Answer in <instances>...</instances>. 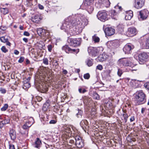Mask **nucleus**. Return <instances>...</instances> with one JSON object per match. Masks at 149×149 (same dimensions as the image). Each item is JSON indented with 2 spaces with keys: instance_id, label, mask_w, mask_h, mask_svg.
Returning <instances> with one entry per match:
<instances>
[{
  "instance_id": "f257e3e1",
  "label": "nucleus",
  "mask_w": 149,
  "mask_h": 149,
  "mask_svg": "<svg viewBox=\"0 0 149 149\" xmlns=\"http://www.w3.org/2000/svg\"><path fill=\"white\" fill-rule=\"evenodd\" d=\"M80 22L79 20L76 19L73 20L72 22H70L69 19H66L63 23L61 29H64L65 31L68 33H70V29H71L73 26L79 24Z\"/></svg>"
},
{
  "instance_id": "f03ea898",
  "label": "nucleus",
  "mask_w": 149,
  "mask_h": 149,
  "mask_svg": "<svg viewBox=\"0 0 149 149\" xmlns=\"http://www.w3.org/2000/svg\"><path fill=\"white\" fill-rule=\"evenodd\" d=\"M135 95L134 99L137 105L143 104L145 102L146 95L142 91H137Z\"/></svg>"
},
{
  "instance_id": "7ed1b4c3",
  "label": "nucleus",
  "mask_w": 149,
  "mask_h": 149,
  "mask_svg": "<svg viewBox=\"0 0 149 149\" xmlns=\"http://www.w3.org/2000/svg\"><path fill=\"white\" fill-rule=\"evenodd\" d=\"M103 49L102 47H89L88 49V52L89 54L93 56H96L99 53L103 51Z\"/></svg>"
},
{
  "instance_id": "20e7f679",
  "label": "nucleus",
  "mask_w": 149,
  "mask_h": 149,
  "mask_svg": "<svg viewBox=\"0 0 149 149\" xmlns=\"http://www.w3.org/2000/svg\"><path fill=\"white\" fill-rule=\"evenodd\" d=\"M138 57L140 63H144L149 59V53L143 52L140 54Z\"/></svg>"
},
{
  "instance_id": "39448f33",
  "label": "nucleus",
  "mask_w": 149,
  "mask_h": 149,
  "mask_svg": "<svg viewBox=\"0 0 149 149\" xmlns=\"http://www.w3.org/2000/svg\"><path fill=\"white\" fill-rule=\"evenodd\" d=\"M107 13L105 10L99 11L97 15V17L102 22H105L107 19Z\"/></svg>"
},
{
  "instance_id": "423d86ee",
  "label": "nucleus",
  "mask_w": 149,
  "mask_h": 149,
  "mask_svg": "<svg viewBox=\"0 0 149 149\" xmlns=\"http://www.w3.org/2000/svg\"><path fill=\"white\" fill-rule=\"evenodd\" d=\"M139 13L140 18L143 20L146 19L147 18L149 12L147 9H144L139 11Z\"/></svg>"
},
{
  "instance_id": "0eeeda50",
  "label": "nucleus",
  "mask_w": 149,
  "mask_h": 149,
  "mask_svg": "<svg viewBox=\"0 0 149 149\" xmlns=\"http://www.w3.org/2000/svg\"><path fill=\"white\" fill-rule=\"evenodd\" d=\"M81 40V38L71 39L70 40V42L69 43L71 46L76 47L80 44Z\"/></svg>"
},
{
  "instance_id": "6e6552de",
  "label": "nucleus",
  "mask_w": 149,
  "mask_h": 149,
  "mask_svg": "<svg viewBox=\"0 0 149 149\" xmlns=\"http://www.w3.org/2000/svg\"><path fill=\"white\" fill-rule=\"evenodd\" d=\"M134 46L131 44H127L125 45L123 50L126 54H129L132 52V50L134 48Z\"/></svg>"
},
{
  "instance_id": "1a4fd4ad",
  "label": "nucleus",
  "mask_w": 149,
  "mask_h": 149,
  "mask_svg": "<svg viewBox=\"0 0 149 149\" xmlns=\"http://www.w3.org/2000/svg\"><path fill=\"white\" fill-rule=\"evenodd\" d=\"M144 0H135L134 7L136 9H139L141 8L144 5Z\"/></svg>"
},
{
  "instance_id": "9d476101",
  "label": "nucleus",
  "mask_w": 149,
  "mask_h": 149,
  "mask_svg": "<svg viewBox=\"0 0 149 149\" xmlns=\"http://www.w3.org/2000/svg\"><path fill=\"white\" fill-rule=\"evenodd\" d=\"M63 50H64L67 53H72L73 52H76V53H77L79 51V49H72L70 48L67 45H65L62 47Z\"/></svg>"
},
{
  "instance_id": "9b49d317",
  "label": "nucleus",
  "mask_w": 149,
  "mask_h": 149,
  "mask_svg": "<svg viewBox=\"0 0 149 149\" xmlns=\"http://www.w3.org/2000/svg\"><path fill=\"white\" fill-rule=\"evenodd\" d=\"M137 31L135 28H130L128 29L127 32V35L129 37H132L135 35Z\"/></svg>"
},
{
  "instance_id": "f8f14e48",
  "label": "nucleus",
  "mask_w": 149,
  "mask_h": 149,
  "mask_svg": "<svg viewBox=\"0 0 149 149\" xmlns=\"http://www.w3.org/2000/svg\"><path fill=\"white\" fill-rule=\"evenodd\" d=\"M115 30L111 27H108L105 28L104 32L106 35L110 36L113 35L115 33Z\"/></svg>"
},
{
  "instance_id": "ddd939ff",
  "label": "nucleus",
  "mask_w": 149,
  "mask_h": 149,
  "mask_svg": "<svg viewBox=\"0 0 149 149\" xmlns=\"http://www.w3.org/2000/svg\"><path fill=\"white\" fill-rule=\"evenodd\" d=\"M33 123V120L32 118H29V121L25 123L22 127L24 129H27L29 128Z\"/></svg>"
},
{
  "instance_id": "4468645a",
  "label": "nucleus",
  "mask_w": 149,
  "mask_h": 149,
  "mask_svg": "<svg viewBox=\"0 0 149 149\" xmlns=\"http://www.w3.org/2000/svg\"><path fill=\"white\" fill-rule=\"evenodd\" d=\"M108 57V56L104 53L100 54L97 58V59L100 62H102L105 61Z\"/></svg>"
},
{
  "instance_id": "2eb2a0df",
  "label": "nucleus",
  "mask_w": 149,
  "mask_h": 149,
  "mask_svg": "<svg viewBox=\"0 0 149 149\" xmlns=\"http://www.w3.org/2000/svg\"><path fill=\"white\" fill-rule=\"evenodd\" d=\"M133 16V12L131 10H129L126 12L125 16V19L126 20H130Z\"/></svg>"
},
{
  "instance_id": "dca6fc26",
  "label": "nucleus",
  "mask_w": 149,
  "mask_h": 149,
  "mask_svg": "<svg viewBox=\"0 0 149 149\" xmlns=\"http://www.w3.org/2000/svg\"><path fill=\"white\" fill-rule=\"evenodd\" d=\"M41 144L42 143L41 140L38 138L36 139V140L35 141L33 146L34 147L39 149L41 146Z\"/></svg>"
},
{
  "instance_id": "f3484780",
  "label": "nucleus",
  "mask_w": 149,
  "mask_h": 149,
  "mask_svg": "<svg viewBox=\"0 0 149 149\" xmlns=\"http://www.w3.org/2000/svg\"><path fill=\"white\" fill-rule=\"evenodd\" d=\"M9 133L11 139L14 140L16 139V133L15 130L13 129L10 130V131Z\"/></svg>"
},
{
  "instance_id": "a211bd4d",
  "label": "nucleus",
  "mask_w": 149,
  "mask_h": 149,
  "mask_svg": "<svg viewBox=\"0 0 149 149\" xmlns=\"http://www.w3.org/2000/svg\"><path fill=\"white\" fill-rule=\"evenodd\" d=\"M99 3L103 4L106 7H108L110 4V3L109 0H100Z\"/></svg>"
},
{
  "instance_id": "6ab92c4d",
  "label": "nucleus",
  "mask_w": 149,
  "mask_h": 149,
  "mask_svg": "<svg viewBox=\"0 0 149 149\" xmlns=\"http://www.w3.org/2000/svg\"><path fill=\"white\" fill-rule=\"evenodd\" d=\"M39 90L42 93H46L48 90V88L44 84L43 85H39Z\"/></svg>"
},
{
  "instance_id": "aec40b11",
  "label": "nucleus",
  "mask_w": 149,
  "mask_h": 149,
  "mask_svg": "<svg viewBox=\"0 0 149 149\" xmlns=\"http://www.w3.org/2000/svg\"><path fill=\"white\" fill-rule=\"evenodd\" d=\"M30 87V84L29 82L26 81V80H24V81L23 88L24 89H26Z\"/></svg>"
},
{
  "instance_id": "412c9836",
  "label": "nucleus",
  "mask_w": 149,
  "mask_h": 149,
  "mask_svg": "<svg viewBox=\"0 0 149 149\" xmlns=\"http://www.w3.org/2000/svg\"><path fill=\"white\" fill-rule=\"evenodd\" d=\"M126 62V59H120L118 61V64L121 67L125 66Z\"/></svg>"
},
{
  "instance_id": "4be33fe9",
  "label": "nucleus",
  "mask_w": 149,
  "mask_h": 149,
  "mask_svg": "<svg viewBox=\"0 0 149 149\" xmlns=\"http://www.w3.org/2000/svg\"><path fill=\"white\" fill-rule=\"evenodd\" d=\"M10 121V120L8 119H5L4 120L1 121L0 123V127H3L4 125L9 123Z\"/></svg>"
},
{
  "instance_id": "5701e85b",
  "label": "nucleus",
  "mask_w": 149,
  "mask_h": 149,
  "mask_svg": "<svg viewBox=\"0 0 149 149\" xmlns=\"http://www.w3.org/2000/svg\"><path fill=\"white\" fill-rule=\"evenodd\" d=\"M76 146L77 147L81 148L84 146V144L81 139L79 141H77L75 143Z\"/></svg>"
},
{
  "instance_id": "b1692460",
  "label": "nucleus",
  "mask_w": 149,
  "mask_h": 149,
  "mask_svg": "<svg viewBox=\"0 0 149 149\" xmlns=\"http://www.w3.org/2000/svg\"><path fill=\"white\" fill-rule=\"evenodd\" d=\"M87 124V121L86 120H83L80 123V125L83 129H84V127H86Z\"/></svg>"
},
{
  "instance_id": "393cba45",
  "label": "nucleus",
  "mask_w": 149,
  "mask_h": 149,
  "mask_svg": "<svg viewBox=\"0 0 149 149\" xmlns=\"http://www.w3.org/2000/svg\"><path fill=\"white\" fill-rule=\"evenodd\" d=\"M40 20L41 19L38 16H35L31 19V20L33 22L36 23H38Z\"/></svg>"
},
{
  "instance_id": "a878e982",
  "label": "nucleus",
  "mask_w": 149,
  "mask_h": 149,
  "mask_svg": "<svg viewBox=\"0 0 149 149\" xmlns=\"http://www.w3.org/2000/svg\"><path fill=\"white\" fill-rule=\"evenodd\" d=\"M131 60V58H130L129 59H126V65L125 66H131L132 65V63Z\"/></svg>"
},
{
  "instance_id": "bb28decb",
  "label": "nucleus",
  "mask_w": 149,
  "mask_h": 149,
  "mask_svg": "<svg viewBox=\"0 0 149 149\" xmlns=\"http://www.w3.org/2000/svg\"><path fill=\"white\" fill-rule=\"evenodd\" d=\"M1 12L4 15H6L7 14L8 12V9L7 8H1Z\"/></svg>"
},
{
  "instance_id": "cd10ccee",
  "label": "nucleus",
  "mask_w": 149,
  "mask_h": 149,
  "mask_svg": "<svg viewBox=\"0 0 149 149\" xmlns=\"http://www.w3.org/2000/svg\"><path fill=\"white\" fill-rule=\"evenodd\" d=\"M92 39L95 42H98L100 41L99 38L97 36L95 35H94L92 37Z\"/></svg>"
},
{
  "instance_id": "c85d7f7f",
  "label": "nucleus",
  "mask_w": 149,
  "mask_h": 149,
  "mask_svg": "<svg viewBox=\"0 0 149 149\" xmlns=\"http://www.w3.org/2000/svg\"><path fill=\"white\" fill-rule=\"evenodd\" d=\"M143 48L146 49L149 48V37L147 39L146 41L145 44Z\"/></svg>"
},
{
  "instance_id": "c756f323",
  "label": "nucleus",
  "mask_w": 149,
  "mask_h": 149,
  "mask_svg": "<svg viewBox=\"0 0 149 149\" xmlns=\"http://www.w3.org/2000/svg\"><path fill=\"white\" fill-rule=\"evenodd\" d=\"M93 98L95 100H99L100 99V96L96 93L94 92L93 93Z\"/></svg>"
},
{
  "instance_id": "7c9ffc66",
  "label": "nucleus",
  "mask_w": 149,
  "mask_h": 149,
  "mask_svg": "<svg viewBox=\"0 0 149 149\" xmlns=\"http://www.w3.org/2000/svg\"><path fill=\"white\" fill-rule=\"evenodd\" d=\"M77 110L78 111V112L77 113L76 116H77V117L78 118H81L82 117V111L79 109H78Z\"/></svg>"
},
{
  "instance_id": "2f4dec72",
  "label": "nucleus",
  "mask_w": 149,
  "mask_h": 149,
  "mask_svg": "<svg viewBox=\"0 0 149 149\" xmlns=\"http://www.w3.org/2000/svg\"><path fill=\"white\" fill-rule=\"evenodd\" d=\"M90 98L88 97L84 96L82 97V100L83 101L84 103H86L88 102L89 100H90Z\"/></svg>"
},
{
  "instance_id": "473e14b6",
  "label": "nucleus",
  "mask_w": 149,
  "mask_h": 149,
  "mask_svg": "<svg viewBox=\"0 0 149 149\" xmlns=\"http://www.w3.org/2000/svg\"><path fill=\"white\" fill-rule=\"evenodd\" d=\"M0 40L1 42L5 43L8 40V38H5V37L3 36L0 37Z\"/></svg>"
},
{
  "instance_id": "72a5a7b5",
  "label": "nucleus",
  "mask_w": 149,
  "mask_h": 149,
  "mask_svg": "<svg viewBox=\"0 0 149 149\" xmlns=\"http://www.w3.org/2000/svg\"><path fill=\"white\" fill-rule=\"evenodd\" d=\"M111 17H113L114 16H116L118 13H117L116 12L115 10H113L111 11ZM113 18L114 19L116 18L115 17H113Z\"/></svg>"
},
{
  "instance_id": "f704fd0d",
  "label": "nucleus",
  "mask_w": 149,
  "mask_h": 149,
  "mask_svg": "<svg viewBox=\"0 0 149 149\" xmlns=\"http://www.w3.org/2000/svg\"><path fill=\"white\" fill-rule=\"evenodd\" d=\"M8 107V104H5L4 106L1 108V110L3 111H5L7 109Z\"/></svg>"
},
{
  "instance_id": "c9c22d12",
  "label": "nucleus",
  "mask_w": 149,
  "mask_h": 149,
  "mask_svg": "<svg viewBox=\"0 0 149 149\" xmlns=\"http://www.w3.org/2000/svg\"><path fill=\"white\" fill-rule=\"evenodd\" d=\"M1 50L4 53H6L8 52V50L5 46H3L1 48Z\"/></svg>"
},
{
  "instance_id": "e433bc0d",
  "label": "nucleus",
  "mask_w": 149,
  "mask_h": 149,
  "mask_svg": "<svg viewBox=\"0 0 149 149\" xmlns=\"http://www.w3.org/2000/svg\"><path fill=\"white\" fill-rule=\"evenodd\" d=\"M43 63L46 65L48 64V60L47 58H45L43 59Z\"/></svg>"
},
{
  "instance_id": "4c0bfd02",
  "label": "nucleus",
  "mask_w": 149,
  "mask_h": 149,
  "mask_svg": "<svg viewBox=\"0 0 149 149\" xmlns=\"http://www.w3.org/2000/svg\"><path fill=\"white\" fill-rule=\"evenodd\" d=\"M84 79H88L89 78L90 75L89 73H86L84 75Z\"/></svg>"
},
{
  "instance_id": "58836bf2",
  "label": "nucleus",
  "mask_w": 149,
  "mask_h": 149,
  "mask_svg": "<svg viewBox=\"0 0 149 149\" xmlns=\"http://www.w3.org/2000/svg\"><path fill=\"white\" fill-rule=\"evenodd\" d=\"M123 74V71L122 70L119 69H118V70L117 72V74L120 77Z\"/></svg>"
},
{
  "instance_id": "ea45409f",
  "label": "nucleus",
  "mask_w": 149,
  "mask_h": 149,
  "mask_svg": "<svg viewBox=\"0 0 149 149\" xmlns=\"http://www.w3.org/2000/svg\"><path fill=\"white\" fill-rule=\"evenodd\" d=\"M123 116L124 120H125V122H126L127 121V119L128 117V114L126 113H124L123 114Z\"/></svg>"
},
{
  "instance_id": "a19ab883",
  "label": "nucleus",
  "mask_w": 149,
  "mask_h": 149,
  "mask_svg": "<svg viewBox=\"0 0 149 149\" xmlns=\"http://www.w3.org/2000/svg\"><path fill=\"white\" fill-rule=\"evenodd\" d=\"M87 64L88 66H91L93 65V63L91 60H88L87 62Z\"/></svg>"
},
{
  "instance_id": "79ce46f5",
  "label": "nucleus",
  "mask_w": 149,
  "mask_h": 149,
  "mask_svg": "<svg viewBox=\"0 0 149 149\" xmlns=\"http://www.w3.org/2000/svg\"><path fill=\"white\" fill-rule=\"evenodd\" d=\"M79 91L80 93H84L86 92V90L85 89H83L82 90L81 88H79Z\"/></svg>"
},
{
  "instance_id": "37998d69",
  "label": "nucleus",
  "mask_w": 149,
  "mask_h": 149,
  "mask_svg": "<svg viewBox=\"0 0 149 149\" xmlns=\"http://www.w3.org/2000/svg\"><path fill=\"white\" fill-rule=\"evenodd\" d=\"M75 139L76 142H77V141H79L81 139V138L78 136H76L75 137Z\"/></svg>"
},
{
  "instance_id": "c03bdc74",
  "label": "nucleus",
  "mask_w": 149,
  "mask_h": 149,
  "mask_svg": "<svg viewBox=\"0 0 149 149\" xmlns=\"http://www.w3.org/2000/svg\"><path fill=\"white\" fill-rule=\"evenodd\" d=\"M47 48H48V50L49 51V52H51L52 50V45H49L47 46Z\"/></svg>"
},
{
  "instance_id": "a18cd8bd",
  "label": "nucleus",
  "mask_w": 149,
  "mask_h": 149,
  "mask_svg": "<svg viewBox=\"0 0 149 149\" xmlns=\"http://www.w3.org/2000/svg\"><path fill=\"white\" fill-rule=\"evenodd\" d=\"M97 69L100 70H102L103 69V67L102 65H98L96 67Z\"/></svg>"
},
{
  "instance_id": "49530a36",
  "label": "nucleus",
  "mask_w": 149,
  "mask_h": 149,
  "mask_svg": "<svg viewBox=\"0 0 149 149\" xmlns=\"http://www.w3.org/2000/svg\"><path fill=\"white\" fill-rule=\"evenodd\" d=\"M93 1L94 0H86V1L88 5H90L91 3H93Z\"/></svg>"
},
{
  "instance_id": "de8ad7c7",
  "label": "nucleus",
  "mask_w": 149,
  "mask_h": 149,
  "mask_svg": "<svg viewBox=\"0 0 149 149\" xmlns=\"http://www.w3.org/2000/svg\"><path fill=\"white\" fill-rule=\"evenodd\" d=\"M0 91L1 92V93H5L6 92V90L4 88H0Z\"/></svg>"
},
{
  "instance_id": "09e8293b",
  "label": "nucleus",
  "mask_w": 149,
  "mask_h": 149,
  "mask_svg": "<svg viewBox=\"0 0 149 149\" xmlns=\"http://www.w3.org/2000/svg\"><path fill=\"white\" fill-rule=\"evenodd\" d=\"M24 58L23 57H21L18 60L19 62L20 63H22L24 61Z\"/></svg>"
},
{
  "instance_id": "8fccbe9b",
  "label": "nucleus",
  "mask_w": 149,
  "mask_h": 149,
  "mask_svg": "<svg viewBox=\"0 0 149 149\" xmlns=\"http://www.w3.org/2000/svg\"><path fill=\"white\" fill-rule=\"evenodd\" d=\"M9 149H15L14 146L12 144H10L9 145Z\"/></svg>"
},
{
  "instance_id": "3c124183",
  "label": "nucleus",
  "mask_w": 149,
  "mask_h": 149,
  "mask_svg": "<svg viewBox=\"0 0 149 149\" xmlns=\"http://www.w3.org/2000/svg\"><path fill=\"white\" fill-rule=\"evenodd\" d=\"M23 35L25 36H29L30 35V34L28 32L25 31Z\"/></svg>"
},
{
  "instance_id": "603ef678",
  "label": "nucleus",
  "mask_w": 149,
  "mask_h": 149,
  "mask_svg": "<svg viewBox=\"0 0 149 149\" xmlns=\"http://www.w3.org/2000/svg\"><path fill=\"white\" fill-rule=\"evenodd\" d=\"M38 6L39 9L41 10L43 9L44 8L43 6L40 4L38 5Z\"/></svg>"
},
{
  "instance_id": "864d4df0",
  "label": "nucleus",
  "mask_w": 149,
  "mask_h": 149,
  "mask_svg": "<svg viewBox=\"0 0 149 149\" xmlns=\"http://www.w3.org/2000/svg\"><path fill=\"white\" fill-rule=\"evenodd\" d=\"M56 123V121L54 120H51L50 122H49V123L50 124H55Z\"/></svg>"
},
{
  "instance_id": "5fc2aeb1",
  "label": "nucleus",
  "mask_w": 149,
  "mask_h": 149,
  "mask_svg": "<svg viewBox=\"0 0 149 149\" xmlns=\"http://www.w3.org/2000/svg\"><path fill=\"white\" fill-rule=\"evenodd\" d=\"M135 120V118L134 116H132L130 119L131 122H132Z\"/></svg>"
},
{
  "instance_id": "6e6d98bb",
  "label": "nucleus",
  "mask_w": 149,
  "mask_h": 149,
  "mask_svg": "<svg viewBox=\"0 0 149 149\" xmlns=\"http://www.w3.org/2000/svg\"><path fill=\"white\" fill-rule=\"evenodd\" d=\"M19 52L17 50H15L14 51V54L16 55H18L19 54Z\"/></svg>"
},
{
  "instance_id": "4d7b16f0",
  "label": "nucleus",
  "mask_w": 149,
  "mask_h": 149,
  "mask_svg": "<svg viewBox=\"0 0 149 149\" xmlns=\"http://www.w3.org/2000/svg\"><path fill=\"white\" fill-rule=\"evenodd\" d=\"M6 27H2V26H1L0 27V29L3 30V31H5L6 30Z\"/></svg>"
},
{
  "instance_id": "13d9d810",
  "label": "nucleus",
  "mask_w": 149,
  "mask_h": 149,
  "mask_svg": "<svg viewBox=\"0 0 149 149\" xmlns=\"http://www.w3.org/2000/svg\"><path fill=\"white\" fill-rule=\"evenodd\" d=\"M54 65L55 66H57L58 65V61H55V62L54 63Z\"/></svg>"
},
{
  "instance_id": "bf43d9fd",
  "label": "nucleus",
  "mask_w": 149,
  "mask_h": 149,
  "mask_svg": "<svg viewBox=\"0 0 149 149\" xmlns=\"http://www.w3.org/2000/svg\"><path fill=\"white\" fill-rule=\"evenodd\" d=\"M23 40L26 43H27L28 42V39L26 38H24L23 39Z\"/></svg>"
},
{
  "instance_id": "052dcab7",
  "label": "nucleus",
  "mask_w": 149,
  "mask_h": 149,
  "mask_svg": "<svg viewBox=\"0 0 149 149\" xmlns=\"http://www.w3.org/2000/svg\"><path fill=\"white\" fill-rule=\"evenodd\" d=\"M6 44L7 45H8L9 46H10L11 43L10 42H9L8 40L6 42Z\"/></svg>"
},
{
  "instance_id": "680f3d73",
  "label": "nucleus",
  "mask_w": 149,
  "mask_h": 149,
  "mask_svg": "<svg viewBox=\"0 0 149 149\" xmlns=\"http://www.w3.org/2000/svg\"><path fill=\"white\" fill-rule=\"evenodd\" d=\"M31 78V77H29L25 79V80H26V81H28V82H29V81Z\"/></svg>"
},
{
  "instance_id": "e2e57ef3",
  "label": "nucleus",
  "mask_w": 149,
  "mask_h": 149,
  "mask_svg": "<svg viewBox=\"0 0 149 149\" xmlns=\"http://www.w3.org/2000/svg\"><path fill=\"white\" fill-rule=\"evenodd\" d=\"M63 74H66L68 72L66 70H63Z\"/></svg>"
},
{
  "instance_id": "0e129e2a",
  "label": "nucleus",
  "mask_w": 149,
  "mask_h": 149,
  "mask_svg": "<svg viewBox=\"0 0 149 149\" xmlns=\"http://www.w3.org/2000/svg\"><path fill=\"white\" fill-rule=\"evenodd\" d=\"M145 111V109L144 108H142L141 110V112L142 113H143Z\"/></svg>"
},
{
  "instance_id": "69168bd1",
  "label": "nucleus",
  "mask_w": 149,
  "mask_h": 149,
  "mask_svg": "<svg viewBox=\"0 0 149 149\" xmlns=\"http://www.w3.org/2000/svg\"><path fill=\"white\" fill-rule=\"evenodd\" d=\"M131 141H133L134 142L136 140V139L134 138H132L131 139Z\"/></svg>"
},
{
  "instance_id": "338daca9",
  "label": "nucleus",
  "mask_w": 149,
  "mask_h": 149,
  "mask_svg": "<svg viewBox=\"0 0 149 149\" xmlns=\"http://www.w3.org/2000/svg\"><path fill=\"white\" fill-rule=\"evenodd\" d=\"M26 63L28 64L29 63L30 61L28 59H26Z\"/></svg>"
},
{
  "instance_id": "774afa93",
  "label": "nucleus",
  "mask_w": 149,
  "mask_h": 149,
  "mask_svg": "<svg viewBox=\"0 0 149 149\" xmlns=\"http://www.w3.org/2000/svg\"><path fill=\"white\" fill-rule=\"evenodd\" d=\"M19 29L21 30H23L24 29L23 27L22 26H20Z\"/></svg>"
}]
</instances>
